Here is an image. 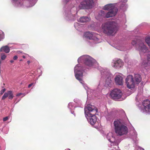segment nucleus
Listing matches in <instances>:
<instances>
[{"label": "nucleus", "mask_w": 150, "mask_h": 150, "mask_svg": "<svg viewBox=\"0 0 150 150\" xmlns=\"http://www.w3.org/2000/svg\"><path fill=\"white\" fill-rule=\"evenodd\" d=\"M77 61L79 64H76L74 68L75 76L86 91L87 98L97 97L100 94L102 88L100 85H99L96 90H91L84 83L82 80L83 72L85 70L87 71V69L89 70L93 68L100 69L102 77L107 78L104 86L106 88H109L113 86V83L111 79L112 75L107 69L99 67L97 62L91 57L86 54L84 55L79 57Z\"/></svg>", "instance_id": "1"}, {"label": "nucleus", "mask_w": 150, "mask_h": 150, "mask_svg": "<svg viewBox=\"0 0 150 150\" xmlns=\"http://www.w3.org/2000/svg\"><path fill=\"white\" fill-rule=\"evenodd\" d=\"M93 4V0H83L80 3L78 8L73 7L69 8L66 6L64 8L65 19L68 21H74L77 17L78 9H90L92 8Z\"/></svg>", "instance_id": "2"}, {"label": "nucleus", "mask_w": 150, "mask_h": 150, "mask_svg": "<svg viewBox=\"0 0 150 150\" xmlns=\"http://www.w3.org/2000/svg\"><path fill=\"white\" fill-rule=\"evenodd\" d=\"M101 27L103 33L109 36L115 35L119 29L117 23L112 21L103 24Z\"/></svg>", "instance_id": "3"}, {"label": "nucleus", "mask_w": 150, "mask_h": 150, "mask_svg": "<svg viewBox=\"0 0 150 150\" xmlns=\"http://www.w3.org/2000/svg\"><path fill=\"white\" fill-rule=\"evenodd\" d=\"M13 5L17 8H29L34 6L37 0H11Z\"/></svg>", "instance_id": "4"}, {"label": "nucleus", "mask_w": 150, "mask_h": 150, "mask_svg": "<svg viewBox=\"0 0 150 150\" xmlns=\"http://www.w3.org/2000/svg\"><path fill=\"white\" fill-rule=\"evenodd\" d=\"M132 44L136 47V49L139 52L140 56L149 52L148 48L144 45L143 41L139 37H136L135 39L133 40Z\"/></svg>", "instance_id": "5"}, {"label": "nucleus", "mask_w": 150, "mask_h": 150, "mask_svg": "<svg viewBox=\"0 0 150 150\" xmlns=\"http://www.w3.org/2000/svg\"><path fill=\"white\" fill-rule=\"evenodd\" d=\"M113 124L115 132L117 136H121L126 135L127 133V127L119 120H117L115 121Z\"/></svg>", "instance_id": "6"}, {"label": "nucleus", "mask_w": 150, "mask_h": 150, "mask_svg": "<svg viewBox=\"0 0 150 150\" xmlns=\"http://www.w3.org/2000/svg\"><path fill=\"white\" fill-rule=\"evenodd\" d=\"M83 37L84 39L93 40L96 44L98 43L102 42V40L100 38V35L96 33L92 32H85Z\"/></svg>", "instance_id": "7"}, {"label": "nucleus", "mask_w": 150, "mask_h": 150, "mask_svg": "<svg viewBox=\"0 0 150 150\" xmlns=\"http://www.w3.org/2000/svg\"><path fill=\"white\" fill-rule=\"evenodd\" d=\"M116 3L108 4L103 6L102 9L104 10L108 11V12H111L112 13V17H114L118 11V9L116 7Z\"/></svg>", "instance_id": "8"}, {"label": "nucleus", "mask_w": 150, "mask_h": 150, "mask_svg": "<svg viewBox=\"0 0 150 150\" xmlns=\"http://www.w3.org/2000/svg\"><path fill=\"white\" fill-rule=\"evenodd\" d=\"M112 13L111 12H106L104 10L99 11L95 15V18L97 20L102 21L104 19L112 17Z\"/></svg>", "instance_id": "9"}, {"label": "nucleus", "mask_w": 150, "mask_h": 150, "mask_svg": "<svg viewBox=\"0 0 150 150\" xmlns=\"http://www.w3.org/2000/svg\"><path fill=\"white\" fill-rule=\"evenodd\" d=\"M122 92L119 89H115L111 91L110 93V95L111 98L115 100H122L123 99L122 98Z\"/></svg>", "instance_id": "10"}, {"label": "nucleus", "mask_w": 150, "mask_h": 150, "mask_svg": "<svg viewBox=\"0 0 150 150\" xmlns=\"http://www.w3.org/2000/svg\"><path fill=\"white\" fill-rule=\"evenodd\" d=\"M125 81L127 86L128 88L132 89L134 88L135 83L132 75H128L125 79Z\"/></svg>", "instance_id": "11"}, {"label": "nucleus", "mask_w": 150, "mask_h": 150, "mask_svg": "<svg viewBox=\"0 0 150 150\" xmlns=\"http://www.w3.org/2000/svg\"><path fill=\"white\" fill-rule=\"evenodd\" d=\"M85 110L88 111V115L96 114L98 112V109L93 105L88 104L85 105Z\"/></svg>", "instance_id": "12"}, {"label": "nucleus", "mask_w": 150, "mask_h": 150, "mask_svg": "<svg viewBox=\"0 0 150 150\" xmlns=\"http://www.w3.org/2000/svg\"><path fill=\"white\" fill-rule=\"evenodd\" d=\"M123 75L121 73H116L115 74V82L117 85H122L123 82Z\"/></svg>", "instance_id": "13"}, {"label": "nucleus", "mask_w": 150, "mask_h": 150, "mask_svg": "<svg viewBox=\"0 0 150 150\" xmlns=\"http://www.w3.org/2000/svg\"><path fill=\"white\" fill-rule=\"evenodd\" d=\"M111 65L115 69H119L123 66V62L120 59L115 58L112 60Z\"/></svg>", "instance_id": "14"}, {"label": "nucleus", "mask_w": 150, "mask_h": 150, "mask_svg": "<svg viewBox=\"0 0 150 150\" xmlns=\"http://www.w3.org/2000/svg\"><path fill=\"white\" fill-rule=\"evenodd\" d=\"M142 62L141 64L142 68H145L148 66H150V54H148L147 55V59L142 60Z\"/></svg>", "instance_id": "15"}, {"label": "nucleus", "mask_w": 150, "mask_h": 150, "mask_svg": "<svg viewBox=\"0 0 150 150\" xmlns=\"http://www.w3.org/2000/svg\"><path fill=\"white\" fill-rule=\"evenodd\" d=\"M138 106L144 112H150V104H139Z\"/></svg>", "instance_id": "16"}, {"label": "nucleus", "mask_w": 150, "mask_h": 150, "mask_svg": "<svg viewBox=\"0 0 150 150\" xmlns=\"http://www.w3.org/2000/svg\"><path fill=\"white\" fill-rule=\"evenodd\" d=\"M96 114L88 115L89 118L88 119V121H89L90 123L92 125H94L96 123L97 121V117L95 115Z\"/></svg>", "instance_id": "17"}, {"label": "nucleus", "mask_w": 150, "mask_h": 150, "mask_svg": "<svg viewBox=\"0 0 150 150\" xmlns=\"http://www.w3.org/2000/svg\"><path fill=\"white\" fill-rule=\"evenodd\" d=\"M116 7H118L120 10L123 11L126 10L128 7V5L127 4L116 3Z\"/></svg>", "instance_id": "18"}, {"label": "nucleus", "mask_w": 150, "mask_h": 150, "mask_svg": "<svg viewBox=\"0 0 150 150\" xmlns=\"http://www.w3.org/2000/svg\"><path fill=\"white\" fill-rule=\"evenodd\" d=\"M91 20L90 17L86 16H82L78 20V21L82 23H84L88 22Z\"/></svg>", "instance_id": "19"}, {"label": "nucleus", "mask_w": 150, "mask_h": 150, "mask_svg": "<svg viewBox=\"0 0 150 150\" xmlns=\"http://www.w3.org/2000/svg\"><path fill=\"white\" fill-rule=\"evenodd\" d=\"M134 81L135 84H138L142 81L141 76L138 74H135L134 76Z\"/></svg>", "instance_id": "20"}, {"label": "nucleus", "mask_w": 150, "mask_h": 150, "mask_svg": "<svg viewBox=\"0 0 150 150\" xmlns=\"http://www.w3.org/2000/svg\"><path fill=\"white\" fill-rule=\"evenodd\" d=\"M10 49L7 45L2 46L0 49V52H4L6 53H8L10 52Z\"/></svg>", "instance_id": "21"}, {"label": "nucleus", "mask_w": 150, "mask_h": 150, "mask_svg": "<svg viewBox=\"0 0 150 150\" xmlns=\"http://www.w3.org/2000/svg\"><path fill=\"white\" fill-rule=\"evenodd\" d=\"M74 26L75 28L77 30L80 31L81 30V28L82 27L83 25L82 24L78 23H75L74 24Z\"/></svg>", "instance_id": "22"}, {"label": "nucleus", "mask_w": 150, "mask_h": 150, "mask_svg": "<svg viewBox=\"0 0 150 150\" xmlns=\"http://www.w3.org/2000/svg\"><path fill=\"white\" fill-rule=\"evenodd\" d=\"M8 97L9 99H12L13 97V95L12 92L11 91H8Z\"/></svg>", "instance_id": "23"}, {"label": "nucleus", "mask_w": 150, "mask_h": 150, "mask_svg": "<svg viewBox=\"0 0 150 150\" xmlns=\"http://www.w3.org/2000/svg\"><path fill=\"white\" fill-rule=\"evenodd\" d=\"M4 38V33L1 30H0V41H1Z\"/></svg>", "instance_id": "24"}, {"label": "nucleus", "mask_w": 150, "mask_h": 150, "mask_svg": "<svg viewBox=\"0 0 150 150\" xmlns=\"http://www.w3.org/2000/svg\"><path fill=\"white\" fill-rule=\"evenodd\" d=\"M145 41L148 45L150 48V37H148L145 38Z\"/></svg>", "instance_id": "25"}, {"label": "nucleus", "mask_w": 150, "mask_h": 150, "mask_svg": "<svg viewBox=\"0 0 150 150\" xmlns=\"http://www.w3.org/2000/svg\"><path fill=\"white\" fill-rule=\"evenodd\" d=\"M115 48L117 49L120 50V51H123V50L122 49V47L121 45H117L115 47Z\"/></svg>", "instance_id": "26"}, {"label": "nucleus", "mask_w": 150, "mask_h": 150, "mask_svg": "<svg viewBox=\"0 0 150 150\" xmlns=\"http://www.w3.org/2000/svg\"><path fill=\"white\" fill-rule=\"evenodd\" d=\"M71 0H62V3L66 5Z\"/></svg>", "instance_id": "27"}, {"label": "nucleus", "mask_w": 150, "mask_h": 150, "mask_svg": "<svg viewBox=\"0 0 150 150\" xmlns=\"http://www.w3.org/2000/svg\"><path fill=\"white\" fill-rule=\"evenodd\" d=\"M7 97H8V92H5L4 93V95L2 97V99L4 100Z\"/></svg>", "instance_id": "28"}, {"label": "nucleus", "mask_w": 150, "mask_h": 150, "mask_svg": "<svg viewBox=\"0 0 150 150\" xmlns=\"http://www.w3.org/2000/svg\"><path fill=\"white\" fill-rule=\"evenodd\" d=\"M26 95V94L25 93H18L16 95V96L18 97L20 96H22L21 97H23L24 96H25Z\"/></svg>", "instance_id": "29"}, {"label": "nucleus", "mask_w": 150, "mask_h": 150, "mask_svg": "<svg viewBox=\"0 0 150 150\" xmlns=\"http://www.w3.org/2000/svg\"><path fill=\"white\" fill-rule=\"evenodd\" d=\"M127 1V0H120L118 3L126 4Z\"/></svg>", "instance_id": "30"}, {"label": "nucleus", "mask_w": 150, "mask_h": 150, "mask_svg": "<svg viewBox=\"0 0 150 150\" xmlns=\"http://www.w3.org/2000/svg\"><path fill=\"white\" fill-rule=\"evenodd\" d=\"M142 103H150V100H149L148 99H146L145 100H143L142 102Z\"/></svg>", "instance_id": "31"}, {"label": "nucleus", "mask_w": 150, "mask_h": 150, "mask_svg": "<svg viewBox=\"0 0 150 150\" xmlns=\"http://www.w3.org/2000/svg\"><path fill=\"white\" fill-rule=\"evenodd\" d=\"M74 101L76 103L81 102V100L78 98H75L74 99Z\"/></svg>", "instance_id": "32"}, {"label": "nucleus", "mask_w": 150, "mask_h": 150, "mask_svg": "<svg viewBox=\"0 0 150 150\" xmlns=\"http://www.w3.org/2000/svg\"><path fill=\"white\" fill-rule=\"evenodd\" d=\"M139 97V96L138 95H137L136 97L135 100L137 102H139V103H141L142 101H141V102H140V101H141V100H138V98Z\"/></svg>", "instance_id": "33"}, {"label": "nucleus", "mask_w": 150, "mask_h": 150, "mask_svg": "<svg viewBox=\"0 0 150 150\" xmlns=\"http://www.w3.org/2000/svg\"><path fill=\"white\" fill-rule=\"evenodd\" d=\"M9 118V116H7L5 117H4L3 119V120L4 121H6L8 120Z\"/></svg>", "instance_id": "34"}, {"label": "nucleus", "mask_w": 150, "mask_h": 150, "mask_svg": "<svg viewBox=\"0 0 150 150\" xmlns=\"http://www.w3.org/2000/svg\"><path fill=\"white\" fill-rule=\"evenodd\" d=\"M5 90L6 89L5 88L2 89L0 91V94L2 95L5 92Z\"/></svg>", "instance_id": "35"}, {"label": "nucleus", "mask_w": 150, "mask_h": 150, "mask_svg": "<svg viewBox=\"0 0 150 150\" xmlns=\"http://www.w3.org/2000/svg\"><path fill=\"white\" fill-rule=\"evenodd\" d=\"M35 83H32L30 84H29L28 86V88H30L31 86H34Z\"/></svg>", "instance_id": "36"}, {"label": "nucleus", "mask_w": 150, "mask_h": 150, "mask_svg": "<svg viewBox=\"0 0 150 150\" xmlns=\"http://www.w3.org/2000/svg\"><path fill=\"white\" fill-rule=\"evenodd\" d=\"M113 148L114 149H116L117 150L118 148V146L117 145H116V146H114V147H113Z\"/></svg>", "instance_id": "37"}, {"label": "nucleus", "mask_w": 150, "mask_h": 150, "mask_svg": "<svg viewBox=\"0 0 150 150\" xmlns=\"http://www.w3.org/2000/svg\"><path fill=\"white\" fill-rule=\"evenodd\" d=\"M18 59V57L17 55L14 56L13 57V59L14 60H16Z\"/></svg>", "instance_id": "38"}, {"label": "nucleus", "mask_w": 150, "mask_h": 150, "mask_svg": "<svg viewBox=\"0 0 150 150\" xmlns=\"http://www.w3.org/2000/svg\"><path fill=\"white\" fill-rule=\"evenodd\" d=\"M17 53L18 54L22 53V52L20 51H17Z\"/></svg>", "instance_id": "39"}, {"label": "nucleus", "mask_w": 150, "mask_h": 150, "mask_svg": "<svg viewBox=\"0 0 150 150\" xmlns=\"http://www.w3.org/2000/svg\"><path fill=\"white\" fill-rule=\"evenodd\" d=\"M37 71L38 72H40V71L41 72V73H42V71H41V70L40 69H38V70H37ZM42 74V73L41 74Z\"/></svg>", "instance_id": "40"}, {"label": "nucleus", "mask_w": 150, "mask_h": 150, "mask_svg": "<svg viewBox=\"0 0 150 150\" xmlns=\"http://www.w3.org/2000/svg\"><path fill=\"white\" fill-rule=\"evenodd\" d=\"M30 62L29 60L27 62V63L28 64V65L29 64H30Z\"/></svg>", "instance_id": "41"}, {"label": "nucleus", "mask_w": 150, "mask_h": 150, "mask_svg": "<svg viewBox=\"0 0 150 150\" xmlns=\"http://www.w3.org/2000/svg\"><path fill=\"white\" fill-rule=\"evenodd\" d=\"M10 62L11 63H13L14 62V61L13 60H10Z\"/></svg>", "instance_id": "42"}, {"label": "nucleus", "mask_w": 150, "mask_h": 150, "mask_svg": "<svg viewBox=\"0 0 150 150\" xmlns=\"http://www.w3.org/2000/svg\"><path fill=\"white\" fill-rule=\"evenodd\" d=\"M23 58L25 59V56H23Z\"/></svg>", "instance_id": "43"}, {"label": "nucleus", "mask_w": 150, "mask_h": 150, "mask_svg": "<svg viewBox=\"0 0 150 150\" xmlns=\"http://www.w3.org/2000/svg\"><path fill=\"white\" fill-rule=\"evenodd\" d=\"M136 31H135V32H136ZM138 32V30H137V31H136V33H137Z\"/></svg>", "instance_id": "44"}, {"label": "nucleus", "mask_w": 150, "mask_h": 150, "mask_svg": "<svg viewBox=\"0 0 150 150\" xmlns=\"http://www.w3.org/2000/svg\"><path fill=\"white\" fill-rule=\"evenodd\" d=\"M19 61H20V62H21V61H22L23 60L22 59H20Z\"/></svg>", "instance_id": "45"}, {"label": "nucleus", "mask_w": 150, "mask_h": 150, "mask_svg": "<svg viewBox=\"0 0 150 150\" xmlns=\"http://www.w3.org/2000/svg\"><path fill=\"white\" fill-rule=\"evenodd\" d=\"M125 62H127V60H126V59H125Z\"/></svg>", "instance_id": "46"}, {"label": "nucleus", "mask_w": 150, "mask_h": 150, "mask_svg": "<svg viewBox=\"0 0 150 150\" xmlns=\"http://www.w3.org/2000/svg\"><path fill=\"white\" fill-rule=\"evenodd\" d=\"M112 150H117V149H112Z\"/></svg>", "instance_id": "47"}, {"label": "nucleus", "mask_w": 150, "mask_h": 150, "mask_svg": "<svg viewBox=\"0 0 150 150\" xmlns=\"http://www.w3.org/2000/svg\"><path fill=\"white\" fill-rule=\"evenodd\" d=\"M149 35H150V33L149 34Z\"/></svg>", "instance_id": "48"}]
</instances>
